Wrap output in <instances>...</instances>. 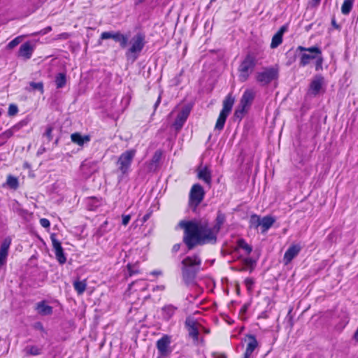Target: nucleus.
Instances as JSON below:
<instances>
[{
	"mask_svg": "<svg viewBox=\"0 0 358 358\" xmlns=\"http://www.w3.org/2000/svg\"><path fill=\"white\" fill-rule=\"evenodd\" d=\"M224 221L225 215L220 211L217 213L215 224L213 227H210L206 220L199 222L181 220L178 226L184 230L183 243L189 250L197 245L215 244L217 242V234Z\"/></svg>",
	"mask_w": 358,
	"mask_h": 358,
	"instance_id": "1",
	"label": "nucleus"
},
{
	"mask_svg": "<svg viewBox=\"0 0 358 358\" xmlns=\"http://www.w3.org/2000/svg\"><path fill=\"white\" fill-rule=\"evenodd\" d=\"M182 277L186 285H196L195 278L200 271L201 260L199 255L185 257L182 262Z\"/></svg>",
	"mask_w": 358,
	"mask_h": 358,
	"instance_id": "2",
	"label": "nucleus"
},
{
	"mask_svg": "<svg viewBox=\"0 0 358 358\" xmlns=\"http://www.w3.org/2000/svg\"><path fill=\"white\" fill-rule=\"evenodd\" d=\"M130 46L125 52V57L128 62L134 63L138 57L145 45V36L138 33L129 41Z\"/></svg>",
	"mask_w": 358,
	"mask_h": 358,
	"instance_id": "3",
	"label": "nucleus"
},
{
	"mask_svg": "<svg viewBox=\"0 0 358 358\" xmlns=\"http://www.w3.org/2000/svg\"><path fill=\"white\" fill-rule=\"evenodd\" d=\"M256 64L255 57L252 54L248 53L238 67L240 81L245 82L248 79L250 75L253 72Z\"/></svg>",
	"mask_w": 358,
	"mask_h": 358,
	"instance_id": "4",
	"label": "nucleus"
},
{
	"mask_svg": "<svg viewBox=\"0 0 358 358\" xmlns=\"http://www.w3.org/2000/svg\"><path fill=\"white\" fill-rule=\"evenodd\" d=\"M278 69L276 67H266L264 68L260 72L256 74V80L260 84L261 86H266L272 81L275 80L278 78Z\"/></svg>",
	"mask_w": 358,
	"mask_h": 358,
	"instance_id": "5",
	"label": "nucleus"
},
{
	"mask_svg": "<svg viewBox=\"0 0 358 358\" xmlns=\"http://www.w3.org/2000/svg\"><path fill=\"white\" fill-rule=\"evenodd\" d=\"M136 155V150L131 149L122 152L117 162L118 170L122 175L127 174Z\"/></svg>",
	"mask_w": 358,
	"mask_h": 358,
	"instance_id": "6",
	"label": "nucleus"
},
{
	"mask_svg": "<svg viewBox=\"0 0 358 358\" xmlns=\"http://www.w3.org/2000/svg\"><path fill=\"white\" fill-rule=\"evenodd\" d=\"M130 38V33L122 34L120 31H104L100 36L101 40L113 39L120 44L122 49L127 48Z\"/></svg>",
	"mask_w": 358,
	"mask_h": 358,
	"instance_id": "7",
	"label": "nucleus"
},
{
	"mask_svg": "<svg viewBox=\"0 0 358 358\" xmlns=\"http://www.w3.org/2000/svg\"><path fill=\"white\" fill-rule=\"evenodd\" d=\"M205 191L199 183L194 184L190 189L189 203L191 206L197 207L203 200Z\"/></svg>",
	"mask_w": 358,
	"mask_h": 358,
	"instance_id": "8",
	"label": "nucleus"
},
{
	"mask_svg": "<svg viewBox=\"0 0 358 358\" xmlns=\"http://www.w3.org/2000/svg\"><path fill=\"white\" fill-rule=\"evenodd\" d=\"M171 343V337L167 334L164 335L156 343V348L161 357H167L171 352L170 344Z\"/></svg>",
	"mask_w": 358,
	"mask_h": 358,
	"instance_id": "9",
	"label": "nucleus"
},
{
	"mask_svg": "<svg viewBox=\"0 0 358 358\" xmlns=\"http://www.w3.org/2000/svg\"><path fill=\"white\" fill-rule=\"evenodd\" d=\"M191 109L192 107L187 105L185 106L179 112L175 120L174 123L173 124V126L174 127L176 131H179L181 129L190 113Z\"/></svg>",
	"mask_w": 358,
	"mask_h": 358,
	"instance_id": "10",
	"label": "nucleus"
},
{
	"mask_svg": "<svg viewBox=\"0 0 358 358\" xmlns=\"http://www.w3.org/2000/svg\"><path fill=\"white\" fill-rule=\"evenodd\" d=\"M50 239L57 260L60 264H64L66 262V258L64 253V250L61 245V243L56 238V235L54 234L50 236Z\"/></svg>",
	"mask_w": 358,
	"mask_h": 358,
	"instance_id": "11",
	"label": "nucleus"
},
{
	"mask_svg": "<svg viewBox=\"0 0 358 358\" xmlns=\"http://www.w3.org/2000/svg\"><path fill=\"white\" fill-rule=\"evenodd\" d=\"M324 85V78L320 75L317 74L314 76L309 85V92L313 96L319 94Z\"/></svg>",
	"mask_w": 358,
	"mask_h": 358,
	"instance_id": "12",
	"label": "nucleus"
},
{
	"mask_svg": "<svg viewBox=\"0 0 358 358\" xmlns=\"http://www.w3.org/2000/svg\"><path fill=\"white\" fill-rule=\"evenodd\" d=\"M197 178L198 179L203 180L208 186L211 185L212 182V175L210 170L208 166H202L201 164L196 169Z\"/></svg>",
	"mask_w": 358,
	"mask_h": 358,
	"instance_id": "13",
	"label": "nucleus"
},
{
	"mask_svg": "<svg viewBox=\"0 0 358 358\" xmlns=\"http://www.w3.org/2000/svg\"><path fill=\"white\" fill-rule=\"evenodd\" d=\"M11 244V238L6 237L2 241L0 246V268L6 264L8 255L9 248Z\"/></svg>",
	"mask_w": 358,
	"mask_h": 358,
	"instance_id": "14",
	"label": "nucleus"
},
{
	"mask_svg": "<svg viewBox=\"0 0 358 358\" xmlns=\"http://www.w3.org/2000/svg\"><path fill=\"white\" fill-rule=\"evenodd\" d=\"M301 250V246L299 245H291L285 252L283 257V263L285 265L289 264L292 259L296 257Z\"/></svg>",
	"mask_w": 358,
	"mask_h": 358,
	"instance_id": "15",
	"label": "nucleus"
},
{
	"mask_svg": "<svg viewBox=\"0 0 358 358\" xmlns=\"http://www.w3.org/2000/svg\"><path fill=\"white\" fill-rule=\"evenodd\" d=\"M185 325L187 327L189 337L192 338L194 341H197L199 339L197 322L193 320L187 319L185 321Z\"/></svg>",
	"mask_w": 358,
	"mask_h": 358,
	"instance_id": "16",
	"label": "nucleus"
},
{
	"mask_svg": "<svg viewBox=\"0 0 358 358\" xmlns=\"http://www.w3.org/2000/svg\"><path fill=\"white\" fill-rule=\"evenodd\" d=\"M34 48L29 42L23 43L18 51V57H23L24 59H29L31 58Z\"/></svg>",
	"mask_w": 358,
	"mask_h": 358,
	"instance_id": "17",
	"label": "nucleus"
},
{
	"mask_svg": "<svg viewBox=\"0 0 358 358\" xmlns=\"http://www.w3.org/2000/svg\"><path fill=\"white\" fill-rule=\"evenodd\" d=\"M163 152L161 150H157L154 153L152 159L148 163L149 171H155L159 167V162L162 159Z\"/></svg>",
	"mask_w": 358,
	"mask_h": 358,
	"instance_id": "18",
	"label": "nucleus"
},
{
	"mask_svg": "<svg viewBox=\"0 0 358 358\" xmlns=\"http://www.w3.org/2000/svg\"><path fill=\"white\" fill-rule=\"evenodd\" d=\"M255 92L252 90H246L241 99L239 104L245 108L250 106L255 99Z\"/></svg>",
	"mask_w": 358,
	"mask_h": 358,
	"instance_id": "19",
	"label": "nucleus"
},
{
	"mask_svg": "<svg viewBox=\"0 0 358 358\" xmlns=\"http://www.w3.org/2000/svg\"><path fill=\"white\" fill-rule=\"evenodd\" d=\"M248 337L249 339V342L247 345L244 357L249 358V357L252 355L255 348L257 347L258 343L255 336L248 335Z\"/></svg>",
	"mask_w": 358,
	"mask_h": 358,
	"instance_id": "20",
	"label": "nucleus"
},
{
	"mask_svg": "<svg viewBox=\"0 0 358 358\" xmlns=\"http://www.w3.org/2000/svg\"><path fill=\"white\" fill-rule=\"evenodd\" d=\"M178 308L173 305L169 304L162 308V315L164 320L169 321L175 314Z\"/></svg>",
	"mask_w": 358,
	"mask_h": 358,
	"instance_id": "21",
	"label": "nucleus"
},
{
	"mask_svg": "<svg viewBox=\"0 0 358 358\" xmlns=\"http://www.w3.org/2000/svg\"><path fill=\"white\" fill-rule=\"evenodd\" d=\"M71 139L73 143L82 146L90 141V137L88 135L82 136L80 133L76 132L71 135Z\"/></svg>",
	"mask_w": 358,
	"mask_h": 358,
	"instance_id": "22",
	"label": "nucleus"
},
{
	"mask_svg": "<svg viewBox=\"0 0 358 358\" xmlns=\"http://www.w3.org/2000/svg\"><path fill=\"white\" fill-rule=\"evenodd\" d=\"M234 97L232 96L231 94H229L223 101V107L221 112L229 115L234 103Z\"/></svg>",
	"mask_w": 358,
	"mask_h": 358,
	"instance_id": "23",
	"label": "nucleus"
},
{
	"mask_svg": "<svg viewBox=\"0 0 358 358\" xmlns=\"http://www.w3.org/2000/svg\"><path fill=\"white\" fill-rule=\"evenodd\" d=\"M275 222V219L271 215H266L262 217L261 221L262 233L266 232L273 226Z\"/></svg>",
	"mask_w": 358,
	"mask_h": 358,
	"instance_id": "24",
	"label": "nucleus"
},
{
	"mask_svg": "<svg viewBox=\"0 0 358 358\" xmlns=\"http://www.w3.org/2000/svg\"><path fill=\"white\" fill-rule=\"evenodd\" d=\"M37 310L38 313L43 315H49L52 313V308L48 305H45L44 302H40L37 304Z\"/></svg>",
	"mask_w": 358,
	"mask_h": 358,
	"instance_id": "25",
	"label": "nucleus"
},
{
	"mask_svg": "<svg viewBox=\"0 0 358 358\" xmlns=\"http://www.w3.org/2000/svg\"><path fill=\"white\" fill-rule=\"evenodd\" d=\"M229 115L220 111L219 117L217 120L215 129L217 130H222L224 128L226 120Z\"/></svg>",
	"mask_w": 358,
	"mask_h": 358,
	"instance_id": "26",
	"label": "nucleus"
},
{
	"mask_svg": "<svg viewBox=\"0 0 358 358\" xmlns=\"http://www.w3.org/2000/svg\"><path fill=\"white\" fill-rule=\"evenodd\" d=\"M55 84L57 88H62L65 86L66 83V76L64 73H59L55 77Z\"/></svg>",
	"mask_w": 358,
	"mask_h": 358,
	"instance_id": "27",
	"label": "nucleus"
},
{
	"mask_svg": "<svg viewBox=\"0 0 358 358\" xmlns=\"http://www.w3.org/2000/svg\"><path fill=\"white\" fill-rule=\"evenodd\" d=\"M24 351L27 355H38L41 354V349L36 345H27Z\"/></svg>",
	"mask_w": 358,
	"mask_h": 358,
	"instance_id": "28",
	"label": "nucleus"
},
{
	"mask_svg": "<svg viewBox=\"0 0 358 358\" xmlns=\"http://www.w3.org/2000/svg\"><path fill=\"white\" fill-rule=\"evenodd\" d=\"M86 287L85 280H76L73 282V287L78 294H82L85 291Z\"/></svg>",
	"mask_w": 358,
	"mask_h": 358,
	"instance_id": "29",
	"label": "nucleus"
},
{
	"mask_svg": "<svg viewBox=\"0 0 358 358\" xmlns=\"http://www.w3.org/2000/svg\"><path fill=\"white\" fill-rule=\"evenodd\" d=\"M261 221L262 218L260 216L253 214L250 217V227L257 229L259 227H261Z\"/></svg>",
	"mask_w": 358,
	"mask_h": 358,
	"instance_id": "30",
	"label": "nucleus"
},
{
	"mask_svg": "<svg viewBox=\"0 0 358 358\" xmlns=\"http://www.w3.org/2000/svg\"><path fill=\"white\" fill-rule=\"evenodd\" d=\"M354 1L355 0H345L342 6H341V13L343 14V15H348L352 8V6H353V3H354Z\"/></svg>",
	"mask_w": 358,
	"mask_h": 358,
	"instance_id": "31",
	"label": "nucleus"
},
{
	"mask_svg": "<svg viewBox=\"0 0 358 358\" xmlns=\"http://www.w3.org/2000/svg\"><path fill=\"white\" fill-rule=\"evenodd\" d=\"M6 184L10 189H16L19 186L18 179L15 176L9 175L7 177Z\"/></svg>",
	"mask_w": 358,
	"mask_h": 358,
	"instance_id": "32",
	"label": "nucleus"
},
{
	"mask_svg": "<svg viewBox=\"0 0 358 358\" xmlns=\"http://www.w3.org/2000/svg\"><path fill=\"white\" fill-rule=\"evenodd\" d=\"M246 113V108L243 107L241 105H238V108L236 109L234 113V117L235 120H238L241 121L243 117L244 114Z\"/></svg>",
	"mask_w": 358,
	"mask_h": 358,
	"instance_id": "33",
	"label": "nucleus"
},
{
	"mask_svg": "<svg viewBox=\"0 0 358 358\" xmlns=\"http://www.w3.org/2000/svg\"><path fill=\"white\" fill-rule=\"evenodd\" d=\"M316 57H317V55H313L303 53L301 55V57L300 65L302 66H305L308 64H309L310 59H315Z\"/></svg>",
	"mask_w": 358,
	"mask_h": 358,
	"instance_id": "34",
	"label": "nucleus"
},
{
	"mask_svg": "<svg viewBox=\"0 0 358 358\" xmlns=\"http://www.w3.org/2000/svg\"><path fill=\"white\" fill-rule=\"evenodd\" d=\"M282 36L281 35H280V34L275 33L272 38L271 48H275L278 45H280L282 43Z\"/></svg>",
	"mask_w": 358,
	"mask_h": 358,
	"instance_id": "35",
	"label": "nucleus"
},
{
	"mask_svg": "<svg viewBox=\"0 0 358 358\" xmlns=\"http://www.w3.org/2000/svg\"><path fill=\"white\" fill-rule=\"evenodd\" d=\"M237 244H238V246L240 248H242L243 250H245L247 252L248 255L250 254L252 250V247L248 245L244 239H239L237 242Z\"/></svg>",
	"mask_w": 358,
	"mask_h": 358,
	"instance_id": "36",
	"label": "nucleus"
},
{
	"mask_svg": "<svg viewBox=\"0 0 358 358\" xmlns=\"http://www.w3.org/2000/svg\"><path fill=\"white\" fill-rule=\"evenodd\" d=\"M29 85L32 88V90L39 91L41 94H43V92H44L43 83L42 82H38V83L31 82L29 83Z\"/></svg>",
	"mask_w": 358,
	"mask_h": 358,
	"instance_id": "37",
	"label": "nucleus"
},
{
	"mask_svg": "<svg viewBox=\"0 0 358 358\" xmlns=\"http://www.w3.org/2000/svg\"><path fill=\"white\" fill-rule=\"evenodd\" d=\"M21 41H22L21 36L16 37L15 38H14L13 40H12L10 42L8 43V44L7 45V48L8 49L14 48L21 42Z\"/></svg>",
	"mask_w": 358,
	"mask_h": 358,
	"instance_id": "38",
	"label": "nucleus"
},
{
	"mask_svg": "<svg viewBox=\"0 0 358 358\" xmlns=\"http://www.w3.org/2000/svg\"><path fill=\"white\" fill-rule=\"evenodd\" d=\"M18 112L17 106L15 104H10L8 107V113L10 116L15 115Z\"/></svg>",
	"mask_w": 358,
	"mask_h": 358,
	"instance_id": "39",
	"label": "nucleus"
},
{
	"mask_svg": "<svg viewBox=\"0 0 358 358\" xmlns=\"http://www.w3.org/2000/svg\"><path fill=\"white\" fill-rule=\"evenodd\" d=\"M53 128L52 126H48L46 129V131L44 134V136H45L48 139V141H50L52 139V132Z\"/></svg>",
	"mask_w": 358,
	"mask_h": 358,
	"instance_id": "40",
	"label": "nucleus"
},
{
	"mask_svg": "<svg viewBox=\"0 0 358 358\" xmlns=\"http://www.w3.org/2000/svg\"><path fill=\"white\" fill-rule=\"evenodd\" d=\"M26 124L27 123L25 122L21 121V122H18L17 124H16L15 125L13 126L10 129L15 134L16 131H19L22 127L25 126Z\"/></svg>",
	"mask_w": 358,
	"mask_h": 358,
	"instance_id": "41",
	"label": "nucleus"
},
{
	"mask_svg": "<svg viewBox=\"0 0 358 358\" xmlns=\"http://www.w3.org/2000/svg\"><path fill=\"white\" fill-rule=\"evenodd\" d=\"M316 59V64H315V69L316 71H318L320 69H322V62H323V58L321 55L317 56Z\"/></svg>",
	"mask_w": 358,
	"mask_h": 358,
	"instance_id": "42",
	"label": "nucleus"
},
{
	"mask_svg": "<svg viewBox=\"0 0 358 358\" xmlns=\"http://www.w3.org/2000/svg\"><path fill=\"white\" fill-rule=\"evenodd\" d=\"M306 51H308V52H309L310 53H315V54H317L318 55H322L321 50L318 47H316V46H313V47H310V48H307Z\"/></svg>",
	"mask_w": 358,
	"mask_h": 358,
	"instance_id": "43",
	"label": "nucleus"
},
{
	"mask_svg": "<svg viewBox=\"0 0 358 358\" xmlns=\"http://www.w3.org/2000/svg\"><path fill=\"white\" fill-rule=\"evenodd\" d=\"M51 31H52V27L48 26V27H45V29H41V31L34 33L33 35H34V36L45 35Z\"/></svg>",
	"mask_w": 358,
	"mask_h": 358,
	"instance_id": "44",
	"label": "nucleus"
},
{
	"mask_svg": "<svg viewBox=\"0 0 358 358\" xmlns=\"http://www.w3.org/2000/svg\"><path fill=\"white\" fill-rule=\"evenodd\" d=\"M40 224L44 228H48L50 225V221L46 218H41L40 220Z\"/></svg>",
	"mask_w": 358,
	"mask_h": 358,
	"instance_id": "45",
	"label": "nucleus"
},
{
	"mask_svg": "<svg viewBox=\"0 0 358 358\" xmlns=\"http://www.w3.org/2000/svg\"><path fill=\"white\" fill-rule=\"evenodd\" d=\"M122 223L123 225L126 226L128 224L131 220V215H122Z\"/></svg>",
	"mask_w": 358,
	"mask_h": 358,
	"instance_id": "46",
	"label": "nucleus"
},
{
	"mask_svg": "<svg viewBox=\"0 0 358 358\" xmlns=\"http://www.w3.org/2000/svg\"><path fill=\"white\" fill-rule=\"evenodd\" d=\"M14 134L11 129H9L2 134V136L5 138H9Z\"/></svg>",
	"mask_w": 358,
	"mask_h": 358,
	"instance_id": "47",
	"label": "nucleus"
},
{
	"mask_svg": "<svg viewBox=\"0 0 358 358\" xmlns=\"http://www.w3.org/2000/svg\"><path fill=\"white\" fill-rule=\"evenodd\" d=\"M244 263L246 266H252L255 264V261L251 258H246L244 259Z\"/></svg>",
	"mask_w": 358,
	"mask_h": 358,
	"instance_id": "48",
	"label": "nucleus"
},
{
	"mask_svg": "<svg viewBox=\"0 0 358 358\" xmlns=\"http://www.w3.org/2000/svg\"><path fill=\"white\" fill-rule=\"evenodd\" d=\"M69 36V34L68 33H62L57 36V37L55 38V40H61V39H67Z\"/></svg>",
	"mask_w": 358,
	"mask_h": 358,
	"instance_id": "49",
	"label": "nucleus"
},
{
	"mask_svg": "<svg viewBox=\"0 0 358 358\" xmlns=\"http://www.w3.org/2000/svg\"><path fill=\"white\" fill-rule=\"evenodd\" d=\"M134 266L131 265V264H129L127 265V269H128V271H129V275H132L134 273H137V271L134 270L133 268Z\"/></svg>",
	"mask_w": 358,
	"mask_h": 358,
	"instance_id": "50",
	"label": "nucleus"
},
{
	"mask_svg": "<svg viewBox=\"0 0 358 358\" xmlns=\"http://www.w3.org/2000/svg\"><path fill=\"white\" fill-rule=\"evenodd\" d=\"M287 30V26L283 25L282 26L280 29L276 32L278 34H280L282 36H283V34Z\"/></svg>",
	"mask_w": 358,
	"mask_h": 358,
	"instance_id": "51",
	"label": "nucleus"
},
{
	"mask_svg": "<svg viewBox=\"0 0 358 358\" xmlns=\"http://www.w3.org/2000/svg\"><path fill=\"white\" fill-rule=\"evenodd\" d=\"M249 306H250L249 303H245L240 310V314H245L247 312V310L249 308Z\"/></svg>",
	"mask_w": 358,
	"mask_h": 358,
	"instance_id": "52",
	"label": "nucleus"
},
{
	"mask_svg": "<svg viewBox=\"0 0 358 358\" xmlns=\"http://www.w3.org/2000/svg\"><path fill=\"white\" fill-rule=\"evenodd\" d=\"M180 245H181L180 243L175 244L172 248V252H177L180 248Z\"/></svg>",
	"mask_w": 358,
	"mask_h": 358,
	"instance_id": "53",
	"label": "nucleus"
},
{
	"mask_svg": "<svg viewBox=\"0 0 358 358\" xmlns=\"http://www.w3.org/2000/svg\"><path fill=\"white\" fill-rule=\"evenodd\" d=\"M331 25L336 29L340 28V26L336 23L335 17L331 19Z\"/></svg>",
	"mask_w": 358,
	"mask_h": 358,
	"instance_id": "54",
	"label": "nucleus"
},
{
	"mask_svg": "<svg viewBox=\"0 0 358 358\" xmlns=\"http://www.w3.org/2000/svg\"><path fill=\"white\" fill-rule=\"evenodd\" d=\"M161 102V96L159 95L157 98V101L155 102V105H154V109L155 110L157 109V106H159V104Z\"/></svg>",
	"mask_w": 358,
	"mask_h": 358,
	"instance_id": "55",
	"label": "nucleus"
},
{
	"mask_svg": "<svg viewBox=\"0 0 358 358\" xmlns=\"http://www.w3.org/2000/svg\"><path fill=\"white\" fill-rule=\"evenodd\" d=\"M320 1L321 0H312V2H311L312 6H313V7L317 6L320 4Z\"/></svg>",
	"mask_w": 358,
	"mask_h": 358,
	"instance_id": "56",
	"label": "nucleus"
},
{
	"mask_svg": "<svg viewBox=\"0 0 358 358\" xmlns=\"http://www.w3.org/2000/svg\"><path fill=\"white\" fill-rule=\"evenodd\" d=\"M151 274L153 275H162V271H158V270H155L151 272Z\"/></svg>",
	"mask_w": 358,
	"mask_h": 358,
	"instance_id": "57",
	"label": "nucleus"
},
{
	"mask_svg": "<svg viewBox=\"0 0 358 358\" xmlns=\"http://www.w3.org/2000/svg\"><path fill=\"white\" fill-rule=\"evenodd\" d=\"M245 284L246 285H252L253 284V281L251 278H247L245 280Z\"/></svg>",
	"mask_w": 358,
	"mask_h": 358,
	"instance_id": "58",
	"label": "nucleus"
},
{
	"mask_svg": "<svg viewBox=\"0 0 358 358\" xmlns=\"http://www.w3.org/2000/svg\"><path fill=\"white\" fill-rule=\"evenodd\" d=\"M353 338H354L356 341H358V328L357 329V330L355 331V334H354Z\"/></svg>",
	"mask_w": 358,
	"mask_h": 358,
	"instance_id": "59",
	"label": "nucleus"
},
{
	"mask_svg": "<svg viewBox=\"0 0 358 358\" xmlns=\"http://www.w3.org/2000/svg\"><path fill=\"white\" fill-rule=\"evenodd\" d=\"M164 289H165L164 285H158L155 288H154V290L155 289L164 290Z\"/></svg>",
	"mask_w": 358,
	"mask_h": 358,
	"instance_id": "60",
	"label": "nucleus"
},
{
	"mask_svg": "<svg viewBox=\"0 0 358 358\" xmlns=\"http://www.w3.org/2000/svg\"><path fill=\"white\" fill-rule=\"evenodd\" d=\"M306 49H307V48H304L303 46H299L298 47V50H299L301 51H306Z\"/></svg>",
	"mask_w": 358,
	"mask_h": 358,
	"instance_id": "61",
	"label": "nucleus"
},
{
	"mask_svg": "<svg viewBox=\"0 0 358 358\" xmlns=\"http://www.w3.org/2000/svg\"><path fill=\"white\" fill-rule=\"evenodd\" d=\"M148 217H149V215H145L143 217V220H144V221H145V220L148 219Z\"/></svg>",
	"mask_w": 358,
	"mask_h": 358,
	"instance_id": "62",
	"label": "nucleus"
},
{
	"mask_svg": "<svg viewBox=\"0 0 358 358\" xmlns=\"http://www.w3.org/2000/svg\"><path fill=\"white\" fill-rule=\"evenodd\" d=\"M58 141H59V139H58V138H57V139H56V140H55V144H57V143H58Z\"/></svg>",
	"mask_w": 358,
	"mask_h": 358,
	"instance_id": "63",
	"label": "nucleus"
},
{
	"mask_svg": "<svg viewBox=\"0 0 358 358\" xmlns=\"http://www.w3.org/2000/svg\"><path fill=\"white\" fill-rule=\"evenodd\" d=\"M216 0H210V4H211L213 2L215 1Z\"/></svg>",
	"mask_w": 358,
	"mask_h": 358,
	"instance_id": "64",
	"label": "nucleus"
}]
</instances>
